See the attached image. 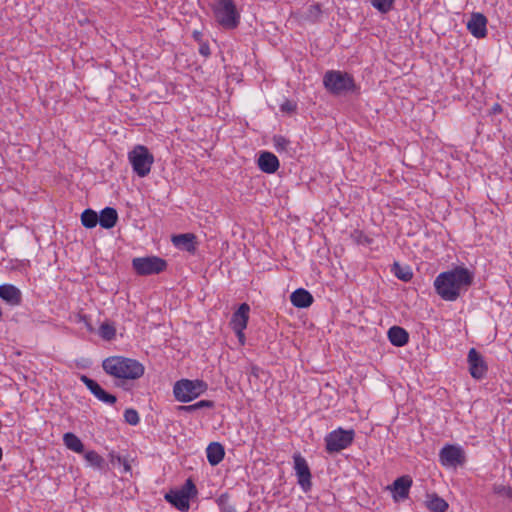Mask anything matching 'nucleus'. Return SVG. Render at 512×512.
Segmentation results:
<instances>
[{
  "label": "nucleus",
  "instance_id": "6e6552de",
  "mask_svg": "<svg viewBox=\"0 0 512 512\" xmlns=\"http://www.w3.org/2000/svg\"><path fill=\"white\" fill-rule=\"evenodd\" d=\"M354 430H343L339 428L330 432L325 437L326 450L329 453L340 452L346 449L354 440Z\"/></svg>",
  "mask_w": 512,
  "mask_h": 512
},
{
  "label": "nucleus",
  "instance_id": "412c9836",
  "mask_svg": "<svg viewBox=\"0 0 512 512\" xmlns=\"http://www.w3.org/2000/svg\"><path fill=\"white\" fill-rule=\"evenodd\" d=\"M165 499L181 511L189 509V499L187 498V495L183 494L179 490H171L165 495Z\"/></svg>",
  "mask_w": 512,
  "mask_h": 512
},
{
  "label": "nucleus",
  "instance_id": "f257e3e1",
  "mask_svg": "<svg viewBox=\"0 0 512 512\" xmlns=\"http://www.w3.org/2000/svg\"><path fill=\"white\" fill-rule=\"evenodd\" d=\"M474 275L467 268L457 266L440 273L434 280L436 293L445 301H456L473 283Z\"/></svg>",
  "mask_w": 512,
  "mask_h": 512
},
{
  "label": "nucleus",
  "instance_id": "c756f323",
  "mask_svg": "<svg viewBox=\"0 0 512 512\" xmlns=\"http://www.w3.org/2000/svg\"><path fill=\"white\" fill-rule=\"evenodd\" d=\"M213 402L210 400H201L195 404L187 405V406H178L177 409L179 411H185V412H194L201 408H211L213 407Z\"/></svg>",
  "mask_w": 512,
  "mask_h": 512
},
{
  "label": "nucleus",
  "instance_id": "4be33fe9",
  "mask_svg": "<svg viewBox=\"0 0 512 512\" xmlns=\"http://www.w3.org/2000/svg\"><path fill=\"white\" fill-rule=\"evenodd\" d=\"M98 217L100 226L105 229L113 228L118 220L117 211L112 207L104 208Z\"/></svg>",
  "mask_w": 512,
  "mask_h": 512
},
{
  "label": "nucleus",
  "instance_id": "c03bdc74",
  "mask_svg": "<svg viewBox=\"0 0 512 512\" xmlns=\"http://www.w3.org/2000/svg\"><path fill=\"white\" fill-rule=\"evenodd\" d=\"M493 112L494 113L501 112V106L499 104H495L493 106Z\"/></svg>",
  "mask_w": 512,
  "mask_h": 512
},
{
  "label": "nucleus",
  "instance_id": "79ce46f5",
  "mask_svg": "<svg viewBox=\"0 0 512 512\" xmlns=\"http://www.w3.org/2000/svg\"><path fill=\"white\" fill-rule=\"evenodd\" d=\"M241 344H244L245 342V334L244 330H241L240 332L238 330H233Z\"/></svg>",
  "mask_w": 512,
  "mask_h": 512
},
{
  "label": "nucleus",
  "instance_id": "bb28decb",
  "mask_svg": "<svg viewBox=\"0 0 512 512\" xmlns=\"http://www.w3.org/2000/svg\"><path fill=\"white\" fill-rule=\"evenodd\" d=\"M391 271L393 274L402 281H410L413 273L408 266H401L398 262H394Z\"/></svg>",
  "mask_w": 512,
  "mask_h": 512
},
{
  "label": "nucleus",
  "instance_id": "ddd939ff",
  "mask_svg": "<svg viewBox=\"0 0 512 512\" xmlns=\"http://www.w3.org/2000/svg\"><path fill=\"white\" fill-rule=\"evenodd\" d=\"M487 19L481 13H473L467 23V29L476 38H483L487 34Z\"/></svg>",
  "mask_w": 512,
  "mask_h": 512
},
{
  "label": "nucleus",
  "instance_id": "a878e982",
  "mask_svg": "<svg viewBox=\"0 0 512 512\" xmlns=\"http://www.w3.org/2000/svg\"><path fill=\"white\" fill-rule=\"evenodd\" d=\"M81 222L86 228H94L99 223L98 214L92 209H86L81 214Z\"/></svg>",
  "mask_w": 512,
  "mask_h": 512
},
{
  "label": "nucleus",
  "instance_id": "39448f33",
  "mask_svg": "<svg viewBox=\"0 0 512 512\" xmlns=\"http://www.w3.org/2000/svg\"><path fill=\"white\" fill-rule=\"evenodd\" d=\"M207 384L202 380L182 379L175 383L173 393L175 398L180 402H190L204 393Z\"/></svg>",
  "mask_w": 512,
  "mask_h": 512
},
{
  "label": "nucleus",
  "instance_id": "f704fd0d",
  "mask_svg": "<svg viewBox=\"0 0 512 512\" xmlns=\"http://www.w3.org/2000/svg\"><path fill=\"white\" fill-rule=\"evenodd\" d=\"M183 494L187 495V498L190 500V498L194 497L197 494V489L192 481V479H187L185 484L182 486V488L179 490Z\"/></svg>",
  "mask_w": 512,
  "mask_h": 512
},
{
  "label": "nucleus",
  "instance_id": "72a5a7b5",
  "mask_svg": "<svg viewBox=\"0 0 512 512\" xmlns=\"http://www.w3.org/2000/svg\"><path fill=\"white\" fill-rule=\"evenodd\" d=\"M273 145L277 152H285L290 145V141L281 135H276L273 137Z\"/></svg>",
  "mask_w": 512,
  "mask_h": 512
},
{
  "label": "nucleus",
  "instance_id": "f3484780",
  "mask_svg": "<svg viewBox=\"0 0 512 512\" xmlns=\"http://www.w3.org/2000/svg\"><path fill=\"white\" fill-rule=\"evenodd\" d=\"M258 166L261 171L272 174L278 170L279 160L273 153L264 151L259 155Z\"/></svg>",
  "mask_w": 512,
  "mask_h": 512
},
{
  "label": "nucleus",
  "instance_id": "f8f14e48",
  "mask_svg": "<svg viewBox=\"0 0 512 512\" xmlns=\"http://www.w3.org/2000/svg\"><path fill=\"white\" fill-rule=\"evenodd\" d=\"M80 380L99 401L109 405L116 403L117 398L114 395L106 392L95 380L89 378L86 375H82Z\"/></svg>",
  "mask_w": 512,
  "mask_h": 512
},
{
  "label": "nucleus",
  "instance_id": "dca6fc26",
  "mask_svg": "<svg viewBox=\"0 0 512 512\" xmlns=\"http://www.w3.org/2000/svg\"><path fill=\"white\" fill-rule=\"evenodd\" d=\"M0 298L10 306H17L22 301L21 291L12 284L0 285Z\"/></svg>",
  "mask_w": 512,
  "mask_h": 512
},
{
  "label": "nucleus",
  "instance_id": "6ab92c4d",
  "mask_svg": "<svg viewBox=\"0 0 512 512\" xmlns=\"http://www.w3.org/2000/svg\"><path fill=\"white\" fill-rule=\"evenodd\" d=\"M290 301L297 308H307L313 303V296L309 291L298 288L291 294Z\"/></svg>",
  "mask_w": 512,
  "mask_h": 512
},
{
  "label": "nucleus",
  "instance_id": "c9c22d12",
  "mask_svg": "<svg viewBox=\"0 0 512 512\" xmlns=\"http://www.w3.org/2000/svg\"><path fill=\"white\" fill-rule=\"evenodd\" d=\"M493 492L499 497L512 498V488L510 486L495 484L493 486Z\"/></svg>",
  "mask_w": 512,
  "mask_h": 512
},
{
  "label": "nucleus",
  "instance_id": "4468645a",
  "mask_svg": "<svg viewBox=\"0 0 512 512\" xmlns=\"http://www.w3.org/2000/svg\"><path fill=\"white\" fill-rule=\"evenodd\" d=\"M250 306L247 303H242L238 309L233 313L230 325L233 330H245L249 320Z\"/></svg>",
  "mask_w": 512,
  "mask_h": 512
},
{
  "label": "nucleus",
  "instance_id": "ea45409f",
  "mask_svg": "<svg viewBox=\"0 0 512 512\" xmlns=\"http://www.w3.org/2000/svg\"><path fill=\"white\" fill-rule=\"evenodd\" d=\"M116 460L119 464L123 465L125 472L131 471V466L125 458H122L121 456H116Z\"/></svg>",
  "mask_w": 512,
  "mask_h": 512
},
{
  "label": "nucleus",
  "instance_id": "aec40b11",
  "mask_svg": "<svg viewBox=\"0 0 512 512\" xmlns=\"http://www.w3.org/2000/svg\"><path fill=\"white\" fill-rule=\"evenodd\" d=\"M388 339L394 346L402 347L407 344L409 340V334L404 328L400 326H392L388 330Z\"/></svg>",
  "mask_w": 512,
  "mask_h": 512
},
{
  "label": "nucleus",
  "instance_id": "37998d69",
  "mask_svg": "<svg viewBox=\"0 0 512 512\" xmlns=\"http://www.w3.org/2000/svg\"><path fill=\"white\" fill-rule=\"evenodd\" d=\"M260 369L257 366L251 367V374L255 377H258Z\"/></svg>",
  "mask_w": 512,
  "mask_h": 512
},
{
  "label": "nucleus",
  "instance_id": "c85d7f7f",
  "mask_svg": "<svg viewBox=\"0 0 512 512\" xmlns=\"http://www.w3.org/2000/svg\"><path fill=\"white\" fill-rule=\"evenodd\" d=\"M99 335L107 341L112 340L116 335V329L111 323H102L99 327Z\"/></svg>",
  "mask_w": 512,
  "mask_h": 512
},
{
  "label": "nucleus",
  "instance_id": "7c9ffc66",
  "mask_svg": "<svg viewBox=\"0 0 512 512\" xmlns=\"http://www.w3.org/2000/svg\"><path fill=\"white\" fill-rule=\"evenodd\" d=\"M219 508L223 512H235V507L230 502V497L227 493L221 494L216 500Z\"/></svg>",
  "mask_w": 512,
  "mask_h": 512
},
{
  "label": "nucleus",
  "instance_id": "5701e85b",
  "mask_svg": "<svg viewBox=\"0 0 512 512\" xmlns=\"http://www.w3.org/2000/svg\"><path fill=\"white\" fill-rule=\"evenodd\" d=\"M207 459L211 465L219 464L225 455L223 446L218 442H212L206 449Z\"/></svg>",
  "mask_w": 512,
  "mask_h": 512
},
{
  "label": "nucleus",
  "instance_id": "1a4fd4ad",
  "mask_svg": "<svg viewBox=\"0 0 512 512\" xmlns=\"http://www.w3.org/2000/svg\"><path fill=\"white\" fill-rule=\"evenodd\" d=\"M440 463L445 467L462 466L465 461L464 450L456 445H445L439 452Z\"/></svg>",
  "mask_w": 512,
  "mask_h": 512
},
{
  "label": "nucleus",
  "instance_id": "a19ab883",
  "mask_svg": "<svg viewBox=\"0 0 512 512\" xmlns=\"http://www.w3.org/2000/svg\"><path fill=\"white\" fill-rule=\"evenodd\" d=\"M199 53L205 57H208L211 53L209 45L206 43L201 44L199 48Z\"/></svg>",
  "mask_w": 512,
  "mask_h": 512
},
{
  "label": "nucleus",
  "instance_id": "20e7f679",
  "mask_svg": "<svg viewBox=\"0 0 512 512\" xmlns=\"http://www.w3.org/2000/svg\"><path fill=\"white\" fill-rule=\"evenodd\" d=\"M216 21L226 29H234L240 22V14L233 0H214L212 5Z\"/></svg>",
  "mask_w": 512,
  "mask_h": 512
},
{
  "label": "nucleus",
  "instance_id": "4c0bfd02",
  "mask_svg": "<svg viewBox=\"0 0 512 512\" xmlns=\"http://www.w3.org/2000/svg\"><path fill=\"white\" fill-rule=\"evenodd\" d=\"M295 109H296V104L291 101H285L281 105V110L283 112L291 113V112L295 111Z\"/></svg>",
  "mask_w": 512,
  "mask_h": 512
},
{
  "label": "nucleus",
  "instance_id": "473e14b6",
  "mask_svg": "<svg viewBox=\"0 0 512 512\" xmlns=\"http://www.w3.org/2000/svg\"><path fill=\"white\" fill-rule=\"evenodd\" d=\"M372 5L381 13L391 10L394 0H371Z\"/></svg>",
  "mask_w": 512,
  "mask_h": 512
},
{
  "label": "nucleus",
  "instance_id": "cd10ccee",
  "mask_svg": "<svg viewBox=\"0 0 512 512\" xmlns=\"http://www.w3.org/2000/svg\"><path fill=\"white\" fill-rule=\"evenodd\" d=\"M84 458L85 460L93 467L95 468H98V469H103L104 465H105V460L103 459L102 456H100L96 451L94 450H91V451H87L85 454H84Z\"/></svg>",
  "mask_w": 512,
  "mask_h": 512
},
{
  "label": "nucleus",
  "instance_id": "393cba45",
  "mask_svg": "<svg viewBox=\"0 0 512 512\" xmlns=\"http://www.w3.org/2000/svg\"><path fill=\"white\" fill-rule=\"evenodd\" d=\"M426 505L433 512H445L448 509V503L437 494L428 495Z\"/></svg>",
  "mask_w": 512,
  "mask_h": 512
},
{
  "label": "nucleus",
  "instance_id": "2f4dec72",
  "mask_svg": "<svg viewBox=\"0 0 512 512\" xmlns=\"http://www.w3.org/2000/svg\"><path fill=\"white\" fill-rule=\"evenodd\" d=\"M322 11L319 4L311 5L306 11V19L315 23L319 21Z\"/></svg>",
  "mask_w": 512,
  "mask_h": 512
},
{
  "label": "nucleus",
  "instance_id": "b1692460",
  "mask_svg": "<svg viewBox=\"0 0 512 512\" xmlns=\"http://www.w3.org/2000/svg\"><path fill=\"white\" fill-rule=\"evenodd\" d=\"M63 442L65 446L76 453L84 452V445L80 438L76 436L74 433L67 432L63 435Z\"/></svg>",
  "mask_w": 512,
  "mask_h": 512
},
{
  "label": "nucleus",
  "instance_id": "423d86ee",
  "mask_svg": "<svg viewBox=\"0 0 512 512\" xmlns=\"http://www.w3.org/2000/svg\"><path fill=\"white\" fill-rule=\"evenodd\" d=\"M128 159L132 165L133 171L139 177L147 176L154 162L153 155L149 152L148 148L143 145H137L130 151Z\"/></svg>",
  "mask_w": 512,
  "mask_h": 512
},
{
  "label": "nucleus",
  "instance_id": "58836bf2",
  "mask_svg": "<svg viewBox=\"0 0 512 512\" xmlns=\"http://www.w3.org/2000/svg\"><path fill=\"white\" fill-rule=\"evenodd\" d=\"M78 322L83 323L89 331L93 330L90 320L86 315H78Z\"/></svg>",
  "mask_w": 512,
  "mask_h": 512
},
{
  "label": "nucleus",
  "instance_id": "9b49d317",
  "mask_svg": "<svg viewBox=\"0 0 512 512\" xmlns=\"http://www.w3.org/2000/svg\"><path fill=\"white\" fill-rule=\"evenodd\" d=\"M467 361L469 364V372L473 378L481 379L485 376L487 372L486 362L475 348L469 350Z\"/></svg>",
  "mask_w": 512,
  "mask_h": 512
},
{
  "label": "nucleus",
  "instance_id": "e433bc0d",
  "mask_svg": "<svg viewBox=\"0 0 512 512\" xmlns=\"http://www.w3.org/2000/svg\"><path fill=\"white\" fill-rule=\"evenodd\" d=\"M124 419L130 425H137L140 421L138 412L132 408H128L124 411Z\"/></svg>",
  "mask_w": 512,
  "mask_h": 512
},
{
  "label": "nucleus",
  "instance_id": "2eb2a0df",
  "mask_svg": "<svg viewBox=\"0 0 512 512\" xmlns=\"http://www.w3.org/2000/svg\"><path fill=\"white\" fill-rule=\"evenodd\" d=\"M411 486L412 479L410 476H401L397 478L390 487L393 492L394 499L398 501L408 498Z\"/></svg>",
  "mask_w": 512,
  "mask_h": 512
},
{
  "label": "nucleus",
  "instance_id": "f03ea898",
  "mask_svg": "<svg viewBox=\"0 0 512 512\" xmlns=\"http://www.w3.org/2000/svg\"><path fill=\"white\" fill-rule=\"evenodd\" d=\"M103 370L114 378L135 380L144 374V366L135 359L111 356L102 363Z\"/></svg>",
  "mask_w": 512,
  "mask_h": 512
},
{
  "label": "nucleus",
  "instance_id": "9d476101",
  "mask_svg": "<svg viewBox=\"0 0 512 512\" xmlns=\"http://www.w3.org/2000/svg\"><path fill=\"white\" fill-rule=\"evenodd\" d=\"M294 470L297 476V482L304 492H308L312 487V475L306 459L299 453L293 455Z\"/></svg>",
  "mask_w": 512,
  "mask_h": 512
},
{
  "label": "nucleus",
  "instance_id": "0eeeda50",
  "mask_svg": "<svg viewBox=\"0 0 512 512\" xmlns=\"http://www.w3.org/2000/svg\"><path fill=\"white\" fill-rule=\"evenodd\" d=\"M132 267L138 275L147 276L163 272L167 262L157 256L137 257L132 260Z\"/></svg>",
  "mask_w": 512,
  "mask_h": 512
},
{
  "label": "nucleus",
  "instance_id": "7ed1b4c3",
  "mask_svg": "<svg viewBox=\"0 0 512 512\" xmlns=\"http://www.w3.org/2000/svg\"><path fill=\"white\" fill-rule=\"evenodd\" d=\"M323 84L331 94L336 96L346 95L357 89L353 77L338 70L327 71L323 77Z\"/></svg>",
  "mask_w": 512,
  "mask_h": 512
},
{
  "label": "nucleus",
  "instance_id": "a211bd4d",
  "mask_svg": "<svg viewBox=\"0 0 512 512\" xmlns=\"http://www.w3.org/2000/svg\"><path fill=\"white\" fill-rule=\"evenodd\" d=\"M195 239L194 234L185 233L173 236L172 242L177 248L193 253L196 250Z\"/></svg>",
  "mask_w": 512,
  "mask_h": 512
}]
</instances>
